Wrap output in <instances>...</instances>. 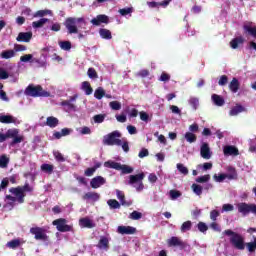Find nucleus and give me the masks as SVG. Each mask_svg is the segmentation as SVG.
<instances>
[{
	"mask_svg": "<svg viewBox=\"0 0 256 256\" xmlns=\"http://www.w3.org/2000/svg\"><path fill=\"white\" fill-rule=\"evenodd\" d=\"M223 234L230 237V243L235 249H238L239 251H243V249H245V238H243L241 234L234 232L231 229L225 230Z\"/></svg>",
	"mask_w": 256,
	"mask_h": 256,
	"instance_id": "1",
	"label": "nucleus"
},
{
	"mask_svg": "<svg viewBox=\"0 0 256 256\" xmlns=\"http://www.w3.org/2000/svg\"><path fill=\"white\" fill-rule=\"evenodd\" d=\"M25 95L28 97H51V92L44 90L41 85L29 84L25 89Z\"/></svg>",
	"mask_w": 256,
	"mask_h": 256,
	"instance_id": "2",
	"label": "nucleus"
},
{
	"mask_svg": "<svg viewBox=\"0 0 256 256\" xmlns=\"http://www.w3.org/2000/svg\"><path fill=\"white\" fill-rule=\"evenodd\" d=\"M77 23H85V19L75 18V17L66 18L64 22V27H66L69 35L79 33V29L77 28Z\"/></svg>",
	"mask_w": 256,
	"mask_h": 256,
	"instance_id": "3",
	"label": "nucleus"
},
{
	"mask_svg": "<svg viewBox=\"0 0 256 256\" xmlns=\"http://www.w3.org/2000/svg\"><path fill=\"white\" fill-rule=\"evenodd\" d=\"M104 167H107L108 169H115L116 171H122V175H129L133 173V167L125 164L121 165V163L111 160L106 161L104 163Z\"/></svg>",
	"mask_w": 256,
	"mask_h": 256,
	"instance_id": "4",
	"label": "nucleus"
},
{
	"mask_svg": "<svg viewBox=\"0 0 256 256\" xmlns=\"http://www.w3.org/2000/svg\"><path fill=\"white\" fill-rule=\"evenodd\" d=\"M104 145L113 146L116 145L117 147H121L122 141H121V132L118 130H115L108 135L104 136L103 139Z\"/></svg>",
	"mask_w": 256,
	"mask_h": 256,
	"instance_id": "5",
	"label": "nucleus"
},
{
	"mask_svg": "<svg viewBox=\"0 0 256 256\" xmlns=\"http://www.w3.org/2000/svg\"><path fill=\"white\" fill-rule=\"evenodd\" d=\"M145 179V173H139L136 175H130L129 176V181H128V185H135V189L138 192L143 191V189H145V185H143V180Z\"/></svg>",
	"mask_w": 256,
	"mask_h": 256,
	"instance_id": "6",
	"label": "nucleus"
},
{
	"mask_svg": "<svg viewBox=\"0 0 256 256\" xmlns=\"http://www.w3.org/2000/svg\"><path fill=\"white\" fill-rule=\"evenodd\" d=\"M52 225H54L57 229V231H60V233H68L69 231H73V226L67 224V219L65 218H59L52 222Z\"/></svg>",
	"mask_w": 256,
	"mask_h": 256,
	"instance_id": "7",
	"label": "nucleus"
},
{
	"mask_svg": "<svg viewBox=\"0 0 256 256\" xmlns=\"http://www.w3.org/2000/svg\"><path fill=\"white\" fill-rule=\"evenodd\" d=\"M238 212L243 215V217H246V215H249V213H254L256 215V204H248L245 202L239 203L237 205Z\"/></svg>",
	"mask_w": 256,
	"mask_h": 256,
	"instance_id": "8",
	"label": "nucleus"
},
{
	"mask_svg": "<svg viewBox=\"0 0 256 256\" xmlns=\"http://www.w3.org/2000/svg\"><path fill=\"white\" fill-rule=\"evenodd\" d=\"M31 235H34L36 241H48L49 236L45 233V229L41 227H32L30 228Z\"/></svg>",
	"mask_w": 256,
	"mask_h": 256,
	"instance_id": "9",
	"label": "nucleus"
},
{
	"mask_svg": "<svg viewBox=\"0 0 256 256\" xmlns=\"http://www.w3.org/2000/svg\"><path fill=\"white\" fill-rule=\"evenodd\" d=\"M9 192L17 197L18 203H25V192L23 191L21 186H18L16 188L12 187L9 189Z\"/></svg>",
	"mask_w": 256,
	"mask_h": 256,
	"instance_id": "10",
	"label": "nucleus"
},
{
	"mask_svg": "<svg viewBox=\"0 0 256 256\" xmlns=\"http://www.w3.org/2000/svg\"><path fill=\"white\" fill-rule=\"evenodd\" d=\"M167 243L168 247H180V249H185L186 246L185 242L176 236H172L170 239H168Z\"/></svg>",
	"mask_w": 256,
	"mask_h": 256,
	"instance_id": "11",
	"label": "nucleus"
},
{
	"mask_svg": "<svg viewBox=\"0 0 256 256\" xmlns=\"http://www.w3.org/2000/svg\"><path fill=\"white\" fill-rule=\"evenodd\" d=\"M117 233L120 235H135L137 228L133 226H118Z\"/></svg>",
	"mask_w": 256,
	"mask_h": 256,
	"instance_id": "12",
	"label": "nucleus"
},
{
	"mask_svg": "<svg viewBox=\"0 0 256 256\" xmlns=\"http://www.w3.org/2000/svg\"><path fill=\"white\" fill-rule=\"evenodd\" d=\"M105 183H107L105 178L102 176H96L90 181V187H92V189H99V187H101V185H105Z\"/></svg>",
	"mask_w": 256,
	"mask_h": 256,
	"instance_id": "13",
	"label": "nucleus"
},
{
	"mask_svg": "<svg viewBox=\"0 0 256 256\" xmlns=\"http://www.w3.org/2000/svg\"><path fill=\"white\" fill-rule=\"evenodd\" d=\"M91 23L92 25H96V27H99L101 23H105L107 25V23H109V16L105 14H100L96 18H93L91 20Z\"/></svg>",
	"mask_w": 256,
	"mask_h": 256,
	"instance_id": "14",
	"label": "nucleus"
},
{
	"mask_svg": "<svg viewBox=\"0 0 256 256\" xmlns=\"http://www.w3.org/2000/svg\"><path fill=\"white\" fill-rule=\"evenodd\" d=\"M33 39V32H20L16 38V41L29 43Z\"/></svg>",
	"mask_w": 256,
	"mask_h": 256,
	"instance_id": "15",
	"label": "nucleus"
},
{
	"mask_svg": "<svg viewBox=\"0 0 256 256\" xmlns=\"http://www.w3.org/2000/svg\"><path fill=\"white\" fill-rule=\"evenodd\" d=\"M200 155L203 159H211V149L208 143H203L200 148Z\"/></svg>",
	"mask_w": 256,
	"mask_h": 256,
	"instance_id": "16",
	"label": "nucleus"
},
{
	"mask_svg": "<svg viewBox=\"0 0 256 256\" xmlns=\"http://www.w3.org/2000/svg\"><path fill=\"white\" fill-rule=\"evenodd\" d=\"M80 227L86 228V229H93L95 227V223H93V220L89 219L88 217L81 218L79 220Z\"/></svg>",
	"mask_w": 256,
	"mask_h": 256,
	"instance_id": "17",
	"label": "nucleus"
},
{
	"mask_svg": "<svg viewBox=\"0 0 256 256\" xmlns=\"http://www.w3.org/2000/svg\"><path fill=\"white\" fill-rule=\"evenodd\" d=\"M243 43H245V38L238 36L230 41V47L231 49H239V45H243Z\"/></svg>",
	"mask_w": 256,
	"mask_h": 256,
	"instance_id": "18",
	"label": "nucleus"
},
{
	"mask_svg": "<svg viewBox=\"0 0 256 256\" xmlns=\"http://www.w3.org/2000/svg\"><path fill=\"white\" fill-rule=\"evenodd\" d=\"M116 195H117V199H119L121 205H123L125 207H131V205L133 204L131 201L125 200V193H123V191L116 190Z\"/></svg>",
	"mask_w": 256,
	"mask_h": 256,
	"instance_id": "19",
	"label": "nucleus"
},
{
	"mask_svg": "<svg viewBox=\"0 0 256 256\" xmlns=\"http://www.w3.org/2000/svg\"><path fill=\"white\" fill-rule=\"evenodd\" d=\"M71 129L70 128H63L62 130H61V132H59V131H55L54 133H53V137L55 138V139H61V137H67V135H71Z\"/></svg>",
	"mask_w": 256,
	"mask_h": 256,
	"instance_id": "20",
	"label": "nucleus"
},
{
	"mask_svg": "<svg viewBox=\"0 0 256 256\" xmlns=\"http://www.w3.org/2000/svg\"><path fill=\"white\" fill-rule=\"evenodd\" d=\"M98 249H104L107 251L109 249V238L105 236H101L98 244H97Z\"/></svg>",
	"mask_w": 256,
	"mask_h": 256,
	"instance_id": "21",
	"label": "nucleus"
},
{
	"mask_svg": "<svg viewBox=\"0 0 256 256\" xmlns=\"http://www.w3.org/2000/svg\"><path fill=\"white\" fill-rule=\"evenodd\" d=\"M0 123H4L6 125L17 123V118L11 115H0Z\"/></svg>",
	"mask_w": 256,
	"mask_h": 256,
	"instance_id": "22",
	"label": "nucleus"
},
{
	"mask_svg": "<svg viewBox=\"0 0 256 256\" xmlns=\"http://www.w3.org/2000/svg\"><path fill=\"white\" fill-rule=\"evenodd\" d=\"M46 125H47V127H50L51 129H55V127H57V125H59V119H57L54 116H49L46 119Z\"/></svg>",
	"mask_w": 256,
	"mask_h": 256,
	"instance_id": "23",
	"label": "nucleus"
},
{
	"mask_svg": "<svg viewBox=\"0 0 256 256\" xmlns=\"http://www.w3.org/2000/svg\"><path fill=\"white\" fill-rule=\"evenodd\" d=\"M84 201H99L100 195L97 192H88L83 196Z\"/></svg>",
	"mask_w": 256,
	"mask_h": 256,
	"instance_id": "24",
	"label": "nucleus"
},
{
	"mask_svg": "<svg viewBox=\"0 0 256 256\" xmlns=\"http://www.w3.org/2000/svg\"><path fill=\"white\" fill-rule=\"evenodd\" d=\"M224 155H239V149L235 146H225L224 147Z\"/></svg>",
	"mask_w": 256,
	"mask_h": 256,
	"instance_id": "25",
	"label": "nucleus"
},
{
	"mask_svg": "<svg viewBox=\"0 0 256 256\" xmlns=\"http://www.w3.org/2000/svg\"><path fill=\"white\" fill-rule=\"evenodd\" d=\"M243 111H245V107H243L242 105L237 104L236 106H234L230 110L229 115L231 117H235L236 115H239V113H243Z\"/></svg>",
	"mask_w": 256,
	"mask_h": 256,
	"instance_id": "26",
	"label": "nucleus"
},
{
	"mask_svg": "<svg viewBox=\"0 0 256 256\" xmlns=\"http://www.w3.org/2000/svg\"><path fill=\"white\" fill-rule=\"evenodd\" d=\"M8 137H12L13 141H12V145H17V143H21V141H23V137L22 136H17V132L15 131H8Z\"/></svg>",
	"mask_w": 256,
	"mask_h": 256,
	"instance_id": "27",
	"label": "nucleus"
},
{
	"mask_svg": "<svg viewBox=\"0 0 256 256\" xmlns=\"http://www.w3.org/2000/svg\"><path fill=\"white\" fill-rule=\"evenodd\" d=\"M211 98L214 105H217V107H223V105H225V99H223V97L213 94Z\"/></svg>",
	"mask_w": 256,
	"mask_h": 256,
	"instance_id": "28",
	"label": "nucleus"
},
{
	"mask_svg": "<svg viewBox=\"0 0 256 256\" xmlns=\"http://www.w3.org/2000/svg\"><path fill=\"white\" fill-rule=\"evenodd\" d=\"M244 33H248L251 35V37H254L256 39V26H251L249 24H245L243 26Z\"/></svg>",
	"mask_w": 256,
	"mask_h": 256,
	"instance_id": "29",
	"label": "nucleus"
},
{
	"mask_svg": "<svg viewBox=\"0 0 256 256\" xmlns=\"http://www.w3.org/2000/svg\"><path fill=\"white\" fill-rule=\"evenodd\" d=\"M240 85L241 84L239 83V80L237 78H233L229 84V89L232 91V93H237V91H239Z\"/></svg>",
	"mask_w": 256,
	"mask_h": 256,
	"instance_id": "30",
	"label": "nucleus"
},
{
	"mask_svg": "<svg viewBox=\"0 0 256 256\" xmlns=\"http://www.w3.org/2000/svg\"><path fill=\"white\" fill-rule=\"evenodd\" d=\"M99 35L102 39H113V36L111 35V30L105 29V28H101L99 30Z\"/></svg>",
	"mask_w": 256,
	"mask_h": 256,
	"instance_id": "31",
	"label": "nucleus"
},
{
	"mask_svg": "<svg viewBox=\"0 0 256 256\" xmlns=\"http://www.w3.org/2000/svg\"><path fill=\"white\" fill-rule=\"evenodd\" d=\"M45 23H49V18H41L38 21L32 22V27L34 29H40V27H43V25H45Z\"/></svg>",
	"mask_w": 256,
	"mask_h": 256,
	"instance_id": "32",
	"label": "nucleus"
},
{
	"mask_svg": "<svg viewBox=\"0 0 256 256\" xmlns=\"http://www.w3.org/2000/svg\"><path fill=\"white\" fill-rule=\"evenodd\" d=\"M82 91H85V95H91L93 93L91 83H89L88 81H84L82 83Z\"/></svg>",
	"mask_w": 256,
	"mask_h": 256,
	"instance_id": "33",
	"label": "nucleus"
},
{
	"mask_svg": "<svg viewBox=\"0 0 256 256\" xmlns=\"http://www.w3.org/2000/svg\"><path fill=\"white\" fill-rule=\"evenodd\" d=\"M0 57L2 59H11V58L15 57V50L2 51L0 54Z\"/></svg>",
	"mask_w": 256,
	"mask_h": 256,
	"instance_id": "34",
	"label": "nucleus"
},
{
	"mask_svg": "<svg viewBox=\"0 0 256 256\" xmlns=\"http://www.w3.org/2000/svg\"><path fill=\"white\" fill-rule=\"evenodd\" d=\"M226 178L230 181L237 179V170L233 167H228V174H226Z\"/></svg>",
	"mask_w": 256,
	"mask_h": 256,
	"instance_id": "35",
	"label": "nucleus"
},
{
	"mask_svg": "<svg viewBox=\"0 0 256 256\" xmlns=\"http://www.w3.org/2000/svg\"><path fill=\"white\" fill-rule=\"evenodd\" d=\"M184 138L186 139L187 143H195L197 141V135H195L193 132H186Z\"/></svg>",
	"mask_w": 256,
	"mask_h": 256,
	"instance_id": "36",
	"label": "nucleus"
},
{
	"mask_svg": "<svg viewBox=\"0 0 256 256\" xmlns=\"http://www.w3.org/2000/svg\"><path fill=\"white\" fill-rule=\"evenodd\" d=\"M191 189L193 193H195V195H198V197H200V195H203V186L194 183L192 184Z\"/></svg>",
	"mask_w": 256,
	"mask_h": 256,
	"instance_id": "37",
	"label": "nucleus"
},
{
	"mask_svg": "<svg viewBox=\"0 0 256 256\" xmlns=\"http://www.w3.org/2000/svg\"><path fill=\"white\" fill-rule=\"evenodd\" d=\"M191 227H193V223L188 220L181 225L180 231L181 233H187V231H191Z\"/></svg>",
	"mask_w": 256,
	"mask_h": 256,
	"instance_id": "38",
	"label": "nucleus"
},
{
	"mask_svg": "<svg viewBox=\"0 0 256 256\" xmlns=\"http://www.w3.org/2000/svg\"><path fill=\"white\" fill-rule=\"evenodd\" d=\"M8 165H9V157H7V155H1L0 156V168L7 169Z\"/></svg>",
	"mask_w": 256,
	"mask_h": 256,
	"instance_id": "39",
	"label": "nucleus"
},
{
	"mask_svg": "<svg viewBox=\"0 0 256 256\" xmlns=\"http://www.w3.org/2000/svg\"><path fill=\"white\" fill-rule=\"evenodd\" d=\"M47 15H53V11L51 10H38L33 17H45Z\"/></svg>",
	"mask_w": 256,
	"mask_h": 256,
	"instance_id": "40",
	"label": "nucleus"
},
{
	"mask_svg": "<svg viewBox=\"0 0 256 256\" xmlns=\"http://www.w3.org/2000/svg\"><path fill=\"white\" fill-rule=\"evenodd\" d=\"M21 245V240L19 239H13L7 243V247L10 249H17Z\"/></svg>",
	"mask_w": 256,
	"mask_h": 256,
	"instance_id": "41",
	"label": "nucleus"
},
{
	"mask_svg": "<svg viewBox=\"0 0 256 256\" xmlns=\"http://www.w3.org/2000/svg\"><path fill=\"white\" fill-rule=\"evenodd\" d=\"M95 99L101 100V98L105 97V90L101 87L97 88L94 92Z\"/></svg>",
	"mask_w": 256,
	"mask_h": 256,
	"instance_id": "42",
	"label": "nucleus"
},
{
	"mask_svg": "<svg viewBox=\"0 0 256 256\" xmlns=\"http://www.w3.org/2000/svg\"><path fill=\"white\" fill-rule=\"evenodd\" d=\"M107 203H108L110 209H121V204L119 203V201H117L115 199H110V200H108Z\"/></svg>",
	"mask_w": 256,
	"mask_h": 256,
	"instance_id": "43",
	"label": "nucleus"
},
{
	"mask_svg": "<svg viewBox=\"0 0 256 256\" xmlns=\"http://www.w3.org/2000/svg\"><path fill=\"white\" fill-rule=\"evenodd\" d=\"M176 167L181 175H189V169L185 165L178 163Z\"/></svg>",
	"mask_w": 256,
	"mask_h": 256,
	"instance_id": "44",
	"label": "nucleus"
},
{
	"mask_svg": "<svg viewBox=\"0 0 256 256\" xmlns=\"http://www.w3.org/2000/svg\"><path fill=\"white\" fill-rule=\"evenodd\" d=\"M53 155L58 163H65V156H63L61 152L53 151Z\"/></svg>",
	"mask_w": 256,
	"mask_h": 256,
	"instance_id": "45",
	"label": "nucleus"
},
{
	"mask_svg": "<svg viewBox=\"0 0 256 256\" xmlns=\"http://www.w3.org/2000/svg\"><path fill=\"white\" fill-rule=\"evenodd\" d=\"M189 105L194 109V111H197L199 107V98L191 97L189 99Z\"/></svg>",
	"mask_w": 256,
	"mask_h": 256,
	"instance_id": "46",
	"label": "nucleus"
},
{
	"mask_svg": "<svg viewBox=\"0 0 256 256\" xmlns=\"http://www.w3.org/2000/svg\"><path fill=\"white\" fill-rule=\"evenodd\" d=\"M118 12L120 13V15H122V17H125L133 13V7L122 8V9H119Z\"/></svg>",
	"mask_w": 256,
	"mask_h": 256,
	"instance_id": "47",
	"label": "nucleus"
},
{
	"mask_svg": "<svg viewBox=\"0 0 256 256\" xmlns=\"http://www.w3.org/2000/svg\"><path fill=\"white\" fill-rule=\"evenodd\" d=\"M143 217V214L137 210H134L132 213H130V219L133 221H139Z\"/></svg>",
	"mask_w": 256,
	"mask_h": 256,
	"instance_id": "48",
	"label": "nucleus"
},
{
	"mask_svg": "<svg viewBox=\"0 0 256 256\" xmlns=\"http://www.w3.org/2000/svg\"><path fill=\"white\" fill-rule=\"evenodd\" d=\"M41 170L44 171V173H48V175H51L53 173V165L51 164H42Z\"/></svg>",
	"mask_w": 256,
	"mask_h": 256,
	"instance_id": "49",
	"label": "nucleus"
},
{
	"mask_svg": "<svg viewBox=\"0 0 256 256\" xmlns=\"http://www.w3.org/2000/svg\"><path fill=\"white\" fill-rule=\"evenodd\" d=\"M21 63H33V55L26 54L20 57Z\"/></svg>",
	"mask_w": 256,
	"mask_h": 256,
	"instance_id": "50",
	"label": "nucleus"
},
{
	"mask_svg": "<svg viewBox=\"0 0 256 256\" xmlns=\"http://www.w3.org/2000/svg\"><path fill=\"white\" fill-rule=\"evenodd\" d=\"M59 46L63 51H71V42L70 41H62L59 43Z\"/></svg>",
	"mask_w": 256,
	"mask_h": 256,
	"instance_id": "51",
	"label": "nucleus"
},
{
	"mask_svg": "<svg viewBox=\"0 0 256 256\" xmlns=\"http://www.w3.org/2000/svg\"><path fill=\"white\" fill-rule=\"evenodd\" d=\"M197 228L200 233H207V231H209V226H207L205 222H199Z\"/></svg>",
	"mask_w": 256,
	"mask_h": 256,
	"instance_id": "52",
	"label": "nucleus"
},
{
	"mask_svg": "<svg viewBox=\"0 0 256 256\" xmlns=\"http://www.w3.org/2000/svg\"><path fill=\"white\" fill-rule=\"evenodd\" d=\"M211 180V175L206 174L196 178V183H207Z\"/></svg>",
	"mask_w": 256,
	"mask_h": 256,
	"instance_id": "53",
	"label": "nucleus"
},
{
	"mask_svg": "<svg viewBox=\"0 0 256 256\" xmlns=\"http://www.w3.org/2000/svg\"><path fill=\"white\" fill-rule=\"evenodd\" d=\"M246 247H247L249 253H254V251L256 250V237H254L253 242L246 243Z\"/></svg>",
	"mask_w": 256,
	"mask_h": 256,
	"instance_id": "54",
	"label": "nucleus"
},
{
	"mask_svg": "<svg viewBox=\"0 0 256 256\" xmlns=\"http://www.w3.org/2000/svg\"><path fill=\"white\" fill-rule=\"evenodd\" d=\"M87 75L90 79H97L99 77L95 68H89L87 71Z\"/></svg>",
	"mask_w": 256,
	"mask_h": 256,
	"instance_id": "55",
	"label": "nucleus"
},
{
	"mask_svg": "<svg viewBox=\"0 0 256 256\" xmlns=\"http://www.w3.org/2000/svg\"><path fill=\"white\" fill-rule=\"evenodd\" d=\"M141 121H144V123H149L151 121V117H149V114L145 111L139 112Z\"/></svg>",
	"mask_w": 256,
	"mask_h": 256,
	"instance_id": "56",
	"label": "nucleus"
},
{
	"mask_svg": "<svg viewBox=\"0 0 256 256\" xmlns=\"http://www.w3.org/2000/svg\"><path fill=\"white\" fill-rule=\"evenodd\" d=\"M105 114H97L93 117L94 123H103L105 121Z\"/></svg>",
	"mask_w": 256,
	"mask_h": 256,
	"instance_id": "57",
	"label": "nucleus"
},
{
	"mask_svg": "<svg viewBox=\"0 0 256 256\" xmlns=\"http://www.w3.org/2000/svg\"><path fill=\"white\" fill-rule=\"evenodd\" d=\"M113 111H119L121 109V103L119 101H112L109 103Z\"/></svg>",
	"mask_w": 256,
	"mask_h": 256,
	"instance_id": "58",
	"label": "nucleus"
},
{
	"mask_svg": "<svg viewBox=\"0 0 256 256\" xmlns=\"http://www.w3.org/2000/svg\"><path fill=\"white\" fill-rule=\"evenodd\" d=\"M225 179H227V174H219L217 176V174L214 175V180L217 183H223V181H225Z\"/></svg>",
	"mask_w": 256,
	"mask_h": 256,
	"instance_id": "59",
	"label": "nucleus"
},
{
	"mask_svg": "<svg viewBox=\"0 0 256 256\" xmlns=\"http://www.w3.org/2000/svg\"><path fill=\"white\" fill-rule=\"evenodd\" d=\"M229 82V77H227V75H222L218 81V85H220L221 87H224V85H226Z\"/></svg>",
	"mask_w": 256,
	"mask_h": 256,
	"instance_id": "60",
	"label": "nucleus"
},
{
	"mask_svg": "<svg viewBox=\"0 0 256 256\" xmlns=\"http://www.w3.org/2000/svg\"><path fill=\"white\" fill-rule=\"evenodd\" d=\"M170 197L172 200L179 199L181 192L179 190H170Z\"/></svg>",
	"mask_w": 256,
	"mask_h": 256,
	"instance_id": "61",
	"label": "nucleus"
},
{
	"mask_svg": "<svg viewBox=\"0 0 256 256\" xmlns=\"http://www.w3.org/2000/svg\"><path fill=\"white\" fill-rule=\"evenodd\" d=\"M171 80V75L163 72L159 78V81H162L163 83H167V81Z\"/></svg>",
	"mask_w": 256,
	"mask_h": 256,
	"instance_id": "62",
	"label": "nucleus"
},
{
	"mask_svg": "<svg viewBox=\"0 0 256 256\" xmlns=\"http://www.w3.org/2000/svg\"><path fill=\"white\" fill-rule=\"evenodd\" d=\"M219 215H221V213L218 210H212L210 212L211 221H217V217H219Z\"/></svg>",
	"mask_w": 256,
	"mask_h": 256,
	"instance_id": "63",
	"label": "nucleus"
},
{
	"mask_svg": "<svg viewBox=\"0 0 256 256\" xmlns=\"http://www.w3.org/2000/svg\"><path fill=\"white\" fill-rule=\"evenodd\" d=\"M233 209H235V207L232 204H224L222 206V213H228L229 211H233Z\"/></svg>",
	"mask_w": 256,
	"mask_h": 256,
	"instance_id": "64",
	"label": "nucleus"
}]
</instances>
